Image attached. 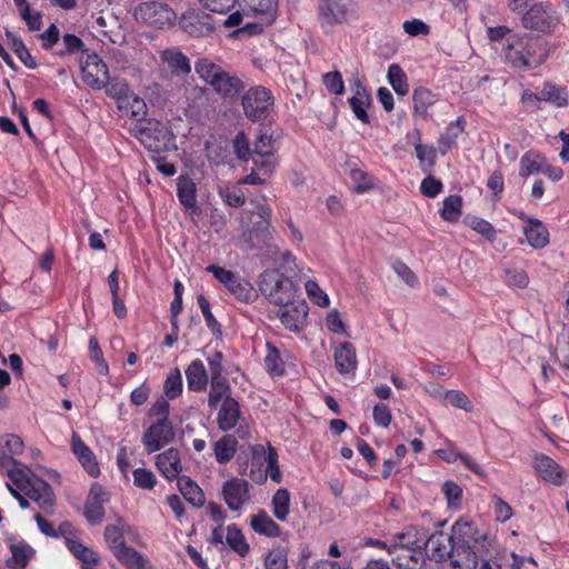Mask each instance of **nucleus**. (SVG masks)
<instances>
[{"instance_id": "obj_1", "label": "nucleus", "mask_w": 569, "mask_h": 569, "mask_svg": "<svg viewBox=\"0 0 569 569\" xmlns=\"http://www.w3.org/2000/svg\"><path fill=\"white\" fill-rule=\"evenodd\" d=\"M488 545V535L475 522L459 520L452 526V535L436 532L423 540L426 556L436 561L447 557L456 569H477L478 556Z\"/></svg>"}, {"instance_id": "obj_2", "label": "nucleus", "mask_w": 569, "mask_h": 569, "mask_svg": "<svg viewBox=\"0 0 569 569\" xmlns=\"http://www.w3.org/2000/svg\"><path fill=\"white\" fill-rule=\"evenodd\" d=\"M194 71L224 101H236L246 88L244 81L236 72L224 70L208 58L198 59Z\"/></svg>"}, {"instance_id": "obj_3", "label": "nucleus", "mask_w": 569, "mask_h": 569, "mask_svg": "<svg viewBox=\"0 0 569 569\" xmlns=\"http://www.w3.org/2000/svg\"><path fill=\"white\" fill-rule=\"evenodd\" d=\"M11 461L12 468L7 470V476L12 483L23 491L41 509L48 510L52 508L56 502V497L50 485L41 478L36 477L31 469L23 463L18 460Z\"/></svg>"}, {"instance_id": "obj_4", "label": "nucleus", "mask_w": 569, "mask_h": 569, "mask_svg": "<svg viewBox=\"0 0 569 569\" xmlns=\"http://www.w3.org/2000/svg\"><path fill=\"white\" fill-rule=\"evenodd\" d=\"M505 57L512 67L520 70L537 68L545 61L539 40L528 33L508 37Z\"/></svg>"}, {"instance_id": "obj_5", "label": "nucleus", "mask_w": 569, "mask_h": 569, "mask_svg": "<svg viewBox=\"0 0 569 569\" xmlns=\"http://www.w3.org/2000/svg\"><path fill=\"white\" fill-rule=\"evenodd\" d=\"M259 290L272 305H288L299 298L298 288L293 281L278 270H266L259 279Z\"/></svg>"}, {"instance_id": "obj_6", "label": "nucleus", "mask_w": 569, "mask_h": 569, "mask_svg": "<svg viewBox=\"0 0 569 569\" xmlns=\"http://www.w3.org/2000/svg\"><path fill=\"white\" fill-rule=\"evenodd\" d=\"M244 116L253 121L266 120L274 104V98L269 89L263 86L249 88L241 97Z\"/></svg>"}, {"instance_id": "obj_7", "label": "nucleus", "mask_w": 569, "mask_h": 569, "mask_svg": "<svg viewBox=\"0 0 569 569\" xmlns=\"http://www.w3.org/2000/svg\"><path fill=\"white\" fill-rule=\"evenodd\" d=\"M134 17L138 21H142L157 29L170 27L177 18L174 11L167 3L158 1H148L139 4L134 9Z\"/></svg>"}, {"instance_id": "obj_8", "label": "nucleus", "mask_w": 569, "mask_h": 569, "mask_svg": "<svg viewBox=\"0 0 569 569\" xmlns=\"http://www.w3.org/2000/svg\"><path fill=\"white\" fill-rule=\"evenodd\" d=\"M356 13L352 0H320L318 14L320 20L329 26L348 23Z\"/></svg>"}, {"instance_id": "obj_9", "label": "nucleus", "mask_w": 569, "mask_h": 569, "mask_svg": "<svg viewBox=\"0 0 569 569\" xmlns=\"http://www.w3.org/2000/svg\"><path fill=\"white\" fill-rule=\"evenodd\" d=\"M130 131L147 148L156 151L164 147L169 140L168 129L162 123L153 120L143 119L136 123Z\"/></svg>"}, {"instance_id": "obj_10", "label": "nucleus", "mask_w": 569, "mask_h": 569, "mask_svg": "<svg viewBox=\"0 0 569 569\" xmlns=\"http://www.w3.org/2000/svg\"><path fill=\"white\" fill-rule=\"evenodd\" d=\"M522 24L526 29L539 32H548L559 23V17L552 10L549 2L536 3L522 16Z\"/></svg>"}, {"instance_id": "obj_11", "label": "nucleus", "mask_w": 569, "mask_h": 569, "mask_svg": "<svg viewBox=\"0 0 569 569\" xmlns=\"http://www.w3.org/2000/svg\"><path fill=\"white\" fill-rule=\"evenodd\" d=\"M256 214L259 220L253 223V228L249 231V241L251 247L262 250L269 248L273 239V228L271 227V208L266 203L258 202L256 206Z\"/></svg>"}, {"instance_id": "obj_12", "label": "nucleus", "mask_w": 569, "mask_h": 569, "mask_svg": "<svg viewBox=\"0 0 569 569\" xmlns=\"http://www.w3.org/2000/svg\"><path fill=\"white\" fill-rule=\"evenodd\" d=\"M173 439L174 429L170 419H158L144 431L142 443L148 452H154Z\"/></svg>"}, {"instance_id": "obj_13", "label": "nucleus", "mask_w": 569, "mask_h": 569, "mask_svg": "<svg viewBox=\"0 0 569 569\" xmlns=\"http://www.w3.org/2000/svg\"><path fill=\"white\" fill-rule=\"evenodd\" d=\"M278 307L277 316L284 328L293 332H299L303 329L309 310L305 300L297 298L288 305Z\"/></svg>"}, {"instance_id": "obj_14", "label": "nucleus", "mask_w": 569, "mask_h": 569, "mask_svg": "<svg viewBox=\"0 0 569 569\" xmlns=\"http://www.w3.org/2000/svg\"><path fill=\"white\" fill-rule=\"evenodd\" d=\"M81 73L83 82L93 90L102 89L110 77L107 64L96 53L81 61Z\"/></svg>"}, {"instance_id": "obj_15", "label": "nucleus", "mask_w": 569, "mask_h": 569, "mask_svg": "<svg viewBox=\"0 0 569 569\" xmlns=\"http://www.w3.org/2000/svg\"><path fill=\"white\" fill-rule=\"evenodd\" d=\"M179 24L183 31L192 37H208L214 31L212 17L199 9L183 13Z\"/></svg>"}, {"instance_id": "obj_16", "label": "nucleus", "mask_w": 569, "mask_h": 569, "mask_svg": "<svg viewBox=\"0 0 569 569\" xmlns=\"http://www.w3.org/2000/svg\"><path fill=\"white\" fill-rule=\"evenodd\" d=\"M249 487V482L241 478H232L224 482L222 495L231 510H240L250 499Z\"/></svg>"}, {"instance_id": "obj_17", "label": "nucleus", "mask_w": 569, "mask_h": 569, "mask_svg": "<svg viewBox=\"0 0 569 569\" xmlns=\"http://www.w3.org/2000/svg\"><path fill=\"white\" fill-rule=\"evenodd\" d=\"M236 4L247 13L261 19L264 24H272L277 19V0H237Z\"/></svg>"}, {"instance_id": "obj_18", "label": "nucleus", "mask_w": 569, "mask_h": 569, "mask_svg": "<svg viewBox=\"0 0 569 569\" xmlns=\"http://www.w3.org/2000/svg\"><path fill=\"white\" fill-rule=\"evenodd\" d=\"M353 96L348 99V103L355 113L356 118L362 123H369L370 119L367 113V108L371 104V96L366 87L357 79L351 86Z\"/></svg>"}, {"instance_id": "obj_19", "label": "nucleus", "mask_w": 569, "mask_h": 569, "mask_svg": "<svg viewBox=\"0 0 569 569\" xmlns=\"http://www.w3.org/2000/svg\"><path fill=\"white\" fill-rule=\"evenodd\" d=\"M395 546V553L399 550L402 552L407 550H416V548H423V540L426 539V531L413 526L406 527L402 531L392 536Z\"/></svg>"}, {"instance_id": "obj_20", "label": "nucleus", "mask_w": 569, "mask_h": 569, "mask_svg": "<svg viewBox=\"0 0 569 569\" xmlns=\"http://www.w3.org/2000/svg\"><path fill=\"white\" fill-rule=\"evenodd\" d=\"M333 358L336 369L341 375L353 372L357 369V352L350 342H342L336 346Z\"/></svg>"}, {"instance_id": "obj_21", "label": "nucleus", "mask_w": 569, "mask_h": 569, "mask_svg": "<svg viewBox=\"0 0 569 569\" xmlns=\"http://www.w3.org/2000/svg\"><path fill=\"white\" fill-rule=\"evenodd\" d=\"M71 448L84 470L91 476L97 477L100 472L96 457L90 448L81 440L79 435L73 432L71 438Z\"/></svg>"}, {"instance_id": "obj_22", "label": "nucleus", "mask_w": 569, "mask_h": 569, "mask_svg": "<svg viewBox=\"0 0 569 569\" xmlns=\"http://www.w3.org/2000/svg\"><path fill=\"white\" fill-rule=\"evenodd\" d=\"M240 405L233 398H228L221 405L218 412L217 422L218 427L222 431H229L233 429L240 420Z\"/></svg>"}, {"instance_id": "obj_23", "label": "nucleus", "mask_w": 569, "mask_h": 569, "mask_svg": "<svg viewBox=\"0 0 569 569\" xmlns=\"http://www.w3.org/2000/svg\"><path fill=\"white\" fill-rule=\"evenodd\" d=\"M479 569H505L507 563V552L499 551L496 548L493 540L488 537V545L483 550L478 552Z\"/></svg>"}, {"instance_id": "obj_24", "label": "nucleus", "mask_w": 569, "mask_h": 569, "mask_svg": "<svg viewBox=\"0 0 569 569\" xmlns=\"http://www.w3.org/2000/svg\"><path fill=\"white\" fill-rule=\"evenodd\" d=\"M159 471L169 480L176 479L182 470L179 451L170 448L157 456Z\"/></svg>"}, {"instance_id": "obj_25", "label": "nucleus", "mask_w": 569, "mask_h": 569, "mask_svg": "<svg viewBox=\"0 0 569 569\" xmlns=\"http://www.w3.org/2000/svg\"><path fill=\"white\" fill-rule=\"evenodd\" d=\"M188 389L194 392L204 391L208 385V372L200 359H194L186 369Z\"/></svg>"}, {"instance_id": "obj_26", "label": "nucleus", "mask_w": 569, "mask_h": 569, "mask_svg": "<svg viewBox=\"0 0 569 569\" xmlns=\"http://www.w3.org/2000/svg\"><path fill=\"white\" fill-rule=\"evenodd\" d=\"M533 468L545 480L551 481L556 485H560L562 482V469L550 457L545 455L536 456Z\"/></svg>"}, {"instance_id": "obj_27", "label": "nucleus", "mask_w": 569, "mask_h": 569, "mask_svg": "<svg viewBox=\"0 0 569 569\" xmlns=\"http://www.w3.org/2000/svg\"><path fill=\"white\" fill-rule=\"evenodd\" d=\"M252 451L254 459L263 458L266 461V473L270 477V479L274 482H280L282 480V475L279 468L276 449L269 446L268 450H266L262 445H257L253 447Z\"/></svg>"}, {"instance_id": "obj_28", "label": "nucleus", "mask_w": 569, "mask_h": 569, "mask_svg": "<svg viewBox=\"0 0 569 569\" xmlns=\"http://www.w3.org/2000/svg\"><path fill=\"white\" fill-rule=\"evenodd\" d=\"M412 100L413 116L428 120L430 118L428 110L437 102L438 98L431 90L419 87L413 90Z\"/></svg>"}, {"instance_id": "obj_29", "label": "nucleus", "mask_w": 569, "mask_h": 569, "mask_svg": "<svg viewBox=\"0 0 569 569\" xmlns=\"http://www.w3.org/2000/svg\"><path fill=\"white\" fill-rule=\"evenodd\" d=\"M250 526L254 532L269 538H276L281 535L280 527L264 510H260L257 515L251 517Z\"/></svg>"}, {"instance_id": "obj_30", "label": "nucleus", "mask_w": 569, "mask_h": 569, "mask_svg": "<svg viewBox=\"0 0 569 569\" xmlns=\"http://www.w3.org/2000/svg\"><path fill=\"white\" fill-rule=\"evenodd\" d=\"M162 60L173 74H188L191 71L190 60L181 51L168 49L162 52Z\"/></svg>"}, {"instance_id": "obj_31", "label": "nucleus", "mask_w": 569, "mask_h": 569, "mask_svg": "<svg viewBox=\"0 0 569 569\" xmlns=\"http://www.w3.org/2000/svg\"><path fill=\"white\" fill-rule=\"evenodd\" d=\"M178 488L183 498L194 507L203 506L206 499L201 488L189 477L178 478Z\"/></svg>"}, {"instance_id": "obj_32", "label": "nucleus", "mask_w": 569, "mask_h": 569, "mask_svg": "<svg viewBox=\"0 0 569 569\" xmlns=\"http://www.w3.org/2000/svg\"><path fill=\"white\" fill-rule=\"evenodd\" d=\"M118 108L126 114L138 120V122L143 120L148 113V107L144 100L133 92L126 97L118 104Z\"/></svg>"}, {"instance_id": "obj_33", "label": "nucleus", "mask_w": 569, "mask_h": 569, "mask_svg": "<svg viewBox=\"0 0 569 569\" xmlns=\"http://www.w3.org/2000/svg\"><path fill=\"white\" fill-rule=\"evenodd\" d=\"M238 441L233 435H224L214 442L213 452L218 463L226 465L234 456Z\"/></svg>"}, {"instance_id": "obj_34", "label": "nucleus", "mask_w": 569, "mask_h": 569, "mask_svg": "<svg viewBox=\"0 0 569 569\" xmlns=\"http://www.w3.org/2000/svg\"><path fill=\"white\" fill-rule=\"evenodd\" d=\"M114 557L127 569H152L148 560L139 551L130 547L117 550Z\"/></svg>"}, {"instance_id": "obj_35", "label": "nucleus", "mask_w": 569, "mask_h": 569, "mask_svg": "<svg viewBox=\"0 0 569 569\" xmlns=\"http://www.w3.org/2000/svg\"><path fill=\"white\" fill-rule=\"evenodd\" d=\"M523 232L529 244L536 249L543 248L549 242V232L539 220H530Z\"/></svg>"}, {"instance_id": "obj_36", "label": "nucleus", "mask_w": 569, "mask_h": 569, "mask_svg": "<svg viewBox=\"0 0 569 569\" xmlns=\"http://www.w3.org/2000/svg\"><path fill=\"white\" fill-rule=\"evenodd\" d=\"M226 546L233 550L238 556L244 557L250 551L243 533L237 525L232 523L226 528Z\"/></svg>"}, {"instance_id": "obj_37", "label": "nucleus", "mask_w": 569, "mask_h": 569, "mask_svg": "<svg viewBox=\"0 0 569 569\" xmlns=\"http://www.w3.org/2000/svg\"><path fill=\"white\" fill-rule=\"evenodd\" d=\"M177 196L180 203L187 209H193L196 207V183L190 177L181 176L178 179Z\"/></svg>"}, {"instance_id": "obj_38", "label": "nucleus", "mask_w": 569, "mask_h": 569, "mask_svg": "<svg viewBox=\"0 0 569 569\" xmlns=\"http://www.w3.org/2000/svg\"><path fill=\"white\" fill-rule=\"evenodd\" d=\"M547 160L543 156L535 152H527L520 159V176L528 177L535 173H542Z\"/></svg>"}, {"instance_id": "obj_39", "label": "nucleus", "mask_w": 569, "mask_h": 569, "mask_svg": "<svg viewBox=\"0 0 569 569\" xmlns=\"http://www.w3.org/2000/svg\"><path fill=\"white\" fill-rule=\"evenodd\" d=\"M232 398L230 386L227 379H211L210 391L208 395V406L216 409L218 405L226 399Z\"/></svg>"}, {"instance_id": "obj_40", "label": "nucleus", "mask_w": 569, "mask_h": 569, "mask_svg": "<svg viewBox=\"0 0 569 569\" xmlns=\"http://www.w3.org/2000/svg\"><path fill=\"white\" fill-rule=\"evenodd\" d=\"M227 289L238 300L243 302L253 301L258 297V293L252 284L249 281L241 279L238 274L232 280V284L230 283Z\"/></svg>"}, {"instance_id": "obj_41", "label": "nucleus", "mask_w": 569, "mask_h": 569, "mask_svg": "<svg viewBox=\"0 0 569 569\" xmlns=\"http://www.w3.org/2000/svg\"><path fill=\"white\" fill-rule=\"evenodd\" d=\"M272 513L279 521H286L290 512V492L286 488L278 489L271 500Z\"/></svg>"}, {"instance_id": "obj_42", "label": "nucleus", "mask_w": 569, "mask_h": 569, "mask_svg": "<svg viewBox=\"0 0 569 569\" xmlns=\"http://www.w3.org/2000/svg\"><path fill=\"white\" fill-rule=\"evenodd\" d=\"M388 81L395 92L399 96H406L409 92V83L407 74L403 72L401 67L397 63H392L388 68L387 73Z\"/></svg>"}, {"instance_id": "obj_43", "label": "nucleus", "mask_w": 569, "mask_h": 569, "mask_svg": "<svg viewBox=\"0 0 569 569\" xmlns=\"http://www.w3.org/2000/svg\"><path fill=\"white\" fill-rule=\"evenodd\" d=\"M6 36L10 40L12 50L16 52L20 61L29 69H36L37 62L31 56L21 38L17 37L13 32L6 30Z\"/></svg>"}, {"instance_id": "obj_44", "label": "nucleus", "mask_w": 569, "mask_h": 569, "mask_svg": "<svg viewBox=\"0 0 569 569\" xmlns=\"http://www.w3.org/2000/svg\"><path fill=\"white\" fill-rule=\"evenodd\" d=\"M425 555V548H416V550H407L397 555L392 562L399 569H417V565L423 562Z\"/></svg>"}, {"instance_id": "obj_45", "label": "nucleus", "mask_w": 569, "mask_h": 569, "mask_svg": "<svg viewBox=\"0 0 569 569\" xmlns=\"http://www.w3.org/2000/svg\"><path fill=\"white\" fill-rule=\"evenodd\" d=\"M462 199L458 194H451L443 200L440 216L448 222H457L461 216Z\"/></svg>"}, {"instance_id": "obj_46", "label": "nucleus", "mask_w": 569, "mask_h": 569, "mask_svg": "<svg viewBox=\"0 0 569 569\" xmlns=\"http://www.w3.org/2000/svg\"><path fill=\"white\" fill-rule=\"evenodd\" d=\"M0 446L6 448V451L3 452V457L0 460V463L2 466H6L8 463L12 465L11 460H13V459L10 457H7V455L14 456V455H20L23 451V441L19 436H16V435H7L6 437H3L0 440Z\"/></svg>"}, {"instance_id": "obj_47", "label": "nucleus", "mask_w": 569, "mask_h": 569, "mask_svg": "<svg viewBox=\"0 0 569 569\" xmlns=\"http://www.w3.org/2000/svg\"><path fill=\"white\" fill-rule=\"evenodd\" d=\"M539 98L540 101H547L557 107H566L568 103L567 94L565 91L552 83L543 84L539 92Z\"/></svg>"}, {"instance_id": "obj_48", "label": "nucleus", "mask_w": 569, "mask_h": 569, "mask_svg": "<svg viewBox=\"0 0 569 569\" xmlns=\"http://www.w3.org/2000/svg\"><path fill=\"white\" fill-rule=\"evenodd\" d=\"M267 370L273 377H280L284 373V363L278 349L271 343H267V355L264 358Z\"/></svg>"}, {"instance_id": "obj_49", "label": "nucleus", "mask_w": 569, "mask_h": 569, "mask_svg": "<svg viewBox=\"0 0 569 569\" xmlns=\"http://www.w3.org/2000/svg\"><path fill=\"white\" fill-rule=\"evenodd\" d=\"M103 88L106 89L107 96L116 99L118 103H120L126 97L132 93L128 82L120 78H109Z\"/></svg>"}, {"instance_id": "obj_50", "label": "nucleus", "mask_w": 569, "mask_h": 569, "mask_svg": "<svg viewBox=\"0 0 569 569\" xmlns=\"http://www.w3.org/2000/svg\"><path fill=\"white\" fill-rule=\"evenodd\" d=\"M182 392V376L178 368L168 373L163 383V393L168 399H176Z\"/></svg>"}, {"instance_id": "obj_51", "label": "nucleus", "mask_w": 569, "mask_h": 569, "mask_svg": "<svg viewBox=\"0 0 569 569\" xmlns=\"http://www.w3.org/2000/svg\"><path fill=\"white\" fill-rule=\"evenodd\" d=\"M66 545L70 552L82 561V563L89 565V563H97L98 557L94 551L83 546L81 542L67 538Z\"/></svg>"}, {"instance_id": "obj_52", "label": "nucleus", "mask_w": 569, "mask_h": 569, "mask_svg": "<svg viewBox=\"0 0 569 569\" xmlns=\"http://www.w3.org/2000/svg\"><path fill=\"white\" fill-rule=\"evenodd\" d=\"M219 196L230 207L239 208L246 202V194L239 186H224L219 188Z\"/></svg>"}, {"instance_id": "obj_53", "label": "nucleus", "mask_w": 569, "mask_h": 569, "mask_svg": "<svg viewBox=\"0 0 569 569\" xmlns=\"http://www.w3.org/2000/svg\"><path fill=\"white\" fill-rule=\"evenodd\" d=\"M123 531L124 526H107L104 530V539L107 543L109 545L110 549L113 551V555L116 556V551L120 550L121 548H127L124 540H123Z\"/></svg>"}, {"instance_id": "obj_54", "label": "nucleus", "mask_w": 569, "mask_h": 569, "mask_svg": "<svg viewBox=\"0 0 569 569\" xmlns=\"http://www.w3.org/2000/svg\"><path fill=\"white\" fill-rule=\"evenodd\" d=\"M465 223L470 227L476 232L480 233L482 237L488 239L489 241H493L496 239V230L493 226L487 220L478 217H466Z\"/></svg>"}, {"instance_id": "obj_55", "label": "nucleus", "mask_w": 569, "mask_h": 569, "mask_svg": "<svg viewBox=\"0 0 569 569\" xmlns=\"http://www.w3.org/2000/svg\"><path fill=\"white\" fill-rule=\"evenodd\" d=\"M264 569H288V553L282 547L270 550L264 558Z\"/></svg>"}, {"instance_id": "obj_56", "label": "nucleus", "mask_w": 569, "mask_h": 569, "mask_svg": "<svg viewBox=\"0 0 569 569\" xmlns=\"http://www.w3.org/2000/svg\"><path fill=\"white\" fill-rule=\"evenodd\" d=\"M10 550L12 560L21 568H24L34 555V550L23 541L11 545Z\"/></svg>"}, {"instance_id": "obj_57", "label": "nucleus", "mask_w": 569, "mask_h": 569, "mask_svg": "<svg viewBox=\"0 0 569 569\" xmlns=\"http://www.w3.org/2000/svg\"><path fill=\"white\" fill-rule=\"evenodd\" d=\"M232 146L233 151L239 160L248 161L251 158L252 151L250 149L249 139L243 131H240L236 134Z\"/></svg>"}, {"instance_id": "obj_58", "label": "nucleus", "mask_w": 569, "mask_h": 569, "mask_svg": "<svg viewBox=\"0 0 569 569\" xmlns=\"http://www.w3.org/2000/svg\"><path fill=\"white\" fill-rule=\"evenodd\" d=\"M460 129L447 126L445 132L439 138V149L442 154L457 146V140L460 136Z\"/></svg>"}, {"instance_id": "obj_59", "label": "nucleus", "mask_w": 569, "mask_h": 569, "mask_svg": "<svg viewBox=\"0 0 569 569\" xmlns=\"http://www.w3.org/2000/svg\"><path fill=\"white\" fill-rule=\"evenodd\" d=\"M84 516L90 523H100L104 518L103 503L100 501L87 500L84 507Z\"/></svg>"}, {"instance_id": "obj_60", "label": "nucleus", "mask_w": 569, "mask_h": 569, "mask_svg": "<svg viewBox=\"0 0 569 569\" xmlns=\"http://www.w3.org/2000/svg\"><path fill=\"white\" fill-rule=\"evenodd\" d=\"M323 84L327 90L336 96H340L345 91V83L339 71H331L323 76Z\"/></svg>"}, {"instance_id": "obj_61", "label": "nucleus", "mask_w": 569, "mask_h": 569, "mask_svg": "<svg viewBox=\"0 0 569 569\" xmlns=\"http://www.w3.org/2000/svg\"><path fill=\"white\" fill-rule=\"evenodd\" d=\"M307 295L309 298L320 307L329 306V297L326 292L321 290L318 283L313 280H308L305 284Z\"/></svg>"}, {"instance_id": "obj_62", "label": "nucleus", "mask_w": 569, "mask_h": 569, "mask_svg": "<svg viewBox=\"0 0 569 569\" xmlns=\"http://www.w3.org/2000/svg\"><path fill=\"white\" fill-rule=\"evenodd\" d=\"M133 482L142 489H152L156 486V476L151 470L138 468L133 471Z\"/></svg>"}, {"instance_id": "obj_63", "label": "nucleus", "mask_w": 569, "mask_h": 569, "mask_svg": "<svg viewBox=\"0 0 569 569\" xmlns=\"http://www.w3.org/2000/svg\"><path fill=\"white\" fill-rule=\"evenodd\" d=\"M64 49L57 52L59 56L73 54L84 50L83 41L72 33H66L62 37Z\"/></svg>"}, {"instance_id": "obj_64", "label": "nucleus", "mask_w": 569, "mask_h": 569, "mask_svg": "<svg viewBox=\"0 0 569 569\" xmlns=\"http://www.w3.org/2000/svg\"><path fill=\"white\" fill-rule=\"evenodd\" d=\"M446 401L457 408L463 409L465 411L472 410V403L468 397L459 390L446 391Z\"/></svg>"}]
</instances>
